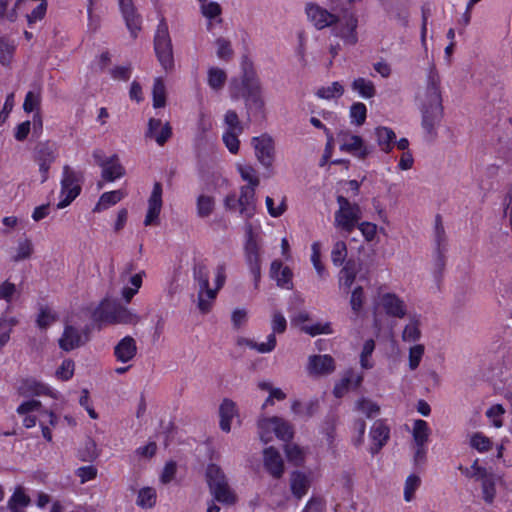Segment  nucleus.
Instances as JSON below:
<instances>
[{
    "label": "nucleus",
    "instance_id": "864d4df0",
    "mask_svg": "<svg viewBox=\"0 0 512 512\" xmlns=\"http://www.w3.org/2000/svg\"><path fill=\"white\" fill-rule=\"evenodd\" d=\"M240 134H242V133L241 132L225 131V133L222 136L225 146L232 154H236L239 151L240 141L238 139V136Z\"/></svg>",
    "mask_w": 512,
    "mask_h": 512
},
{
    "label": "nucleus",
    "instance_id": "e433bc0d",
    "mask_svg": "<svg viewBox=\"0 0 512 512\" xmlns=\"http://www.w3.org/2000/svg\"><path fill=\"white\" fill-rule=\"evenodd\" d=\"M153 106L161 108L166 105V88L161 78H156L152 90Z\"/></svg>",
    "mask_w": 512,
    "mask_h": 512
},
{
    "label": "nucleus",
    "instance_id": "0e129e2a",
    "mask_svg": "<svg viewBox=\"0 0 512 512\" xmlns=\"http://www.w3.org/2000/svg\"><path fill=\"white\" fill-rule=\"evenodd\" d=\"M420 485V478L416 475H410L406 479L405 489H404V498L406 501H411L414 495V492Z\"/></svg>",
    "mask_w": 512,
    "mask_h": 512
},
{
    "label": "nucleus",
    "instance_id": "cd10ccee",
    "mask_svg": "<svg viewBox=\"0 0 512 512\" xmlns=\"http://www.w3.org/2000/svg\"><path fill=\"white\" fill-rule=\"evenodd\" d=\"M235 412V403L230 399H224L219 408L220 427L223 431H230Z\"/></svg>",
    "mask_w": 512,
    "mask_h": 512
},
{
    "label": "nucleus",
    "instance_id": "bf43d9fd",
    "mask_svg": "<svg viewBox=\"0 0 512 512\" xmlns=\"http://www.w3.org/2000/svg\"><path fill=\"white\" fill-rule=\"evenodd\" d=\"M424 346L422 344L414 345L409 350V368L415 370L423 357Z\"/></svg>",
    "mask_w": 512,
    "mask_h": 512
},
{
    "label": "nucleus",
    "instance_id": "4d7b16f0",
    "mask_svg": "<svg viewBox=\"0 0 512 512\" xmlns=\"http://www.w3.org/2000/svg\"><path fill=\"white\" fill-rule=\"evenodd\" d=\"M482 484V492L483 498L486 502L491 503L495 497L496 489H495V477L491 475L488 478H485L481 481Z\"/></svg>",
    "mask_w": 512,
    "mask_h": 512
},
{
    "label": "nucleus",
    "instance_id": "4be33fe9",
    "mask_svg": "<svg viewBox=\"0 0 512 512\" xmlns=\"http://www.w3.org/2000/svg\"><path fill=\"white\" fill-rule=\"evenodd\" d=\"M310 487V481L308 477L300 472L293 471L290 476V489L292 494L299 500L301 499L308 491Z\"/></svg>",
    "mask_w": 512,
    "mask_h": 512
},
{
    "label": "nucleus",
    "instance_id": "052dcab7",
    "mask_svg": "<svg viewBox=\"0 0 512 512\" xmlns=\"http://www.w3.org/2000/svg\"><path fill=\"white\" fill-rule=\"evenodd\" d=\"M98 457L97 445L94 440L87 439L85 448L80 451V458L82 461H93Z\"/></svg>",
    "mask_w": 512,
    "mask_h": 512
},
{
    "label": "nucleus",
    "instance_id": "79ce46f5",
    "mask_svg": "<svg viewBox=\"0 0 512 512\" xmlns=\"http://www.w3.org/2000/svg\"><path fill=\"white\" fill-rule=\"evenodd\" d=\"M246 243L244 247L245 254H259V246L255 239L252 224L247 222L245 225Z\"/></svg>",
    "mask_w": 512,
    "mask_h": 512
},
{
    "label": "nucleus",
    "instance_id": "c9c22d12",
    "mask_svg": "<svg viewBox=\"0 0 512 512\" xmlns=\"http://www.w3.org/2000/svg\"><path fill=\"white\" fill-rule=\"evenodd\" d=\"M243 343L251 349L258 351L259 353H269L274 350L277 341L274 334H269L266 342L257 343L250 339H243Z\"/></svg>",
    "mask_w": 512,
    "mask_h": 512
},
{
    "label": "nucleus",
    "instance_id": "a18cd8bd",
    "mask_svg": "<svg viewBox=\"0 0 512 512\" xmlns=\"http://www.w3.org/2000/svg\"><path fill=\"white\" fill-rule=\"evenodd\" d=\"M366 115L367 109L363 103L357 102L351 106L350 117L352 119V123H355L357 126L363 125L366 120Z\"/></svg>",
    "mask_w": 512,
    "mask_h": 512
},
{
    "label": "nucleus",
    "instance_id": "1a4fd4ad",
    "mask_svg": "<svg viewBox=\"0 0 512 512\" xmlns=\"http://www.w3.org/2000/svg\"><path fill=\"white\" fill-rule=\"evenodd\" d=\"M80 176L70 166L63 167V178L61 180V193L65 197L57 204L58 209L67 207L81 192L79 184Z\"/></svg>",
    "mask_w": 512,
    "mask_h": 512
},
{
    "label": "nucleus",
    "instance_id": "b1692460",
    "mask_svg": "<svg viewBox=\"0 0 512 512\" xmlns=\"http://www.w3.org/2000/svg\"><path fill=\"white\" fill-rule=\"evenodd\" d=\"M18 391L23 396H39L47 395L49 388L34 378H26L21 381Z\"/></svg>",
    "mask_w": 512,
    "mask_h": 512
},
{
    "label": "nucleus",
    "instance_id": "6ab92c4d",
    "mask_svg": "<svg viewBox=\"0 0 512 512\" xmlns=\"http://www.w3.org/2000/svg\"><path fill=\"white\" fill-rule=\"evenodd\" d=\"M137 353L136 342L133 337L126 336L119 341L114 348V355L118 361L128 362L135 357Z\"/></svg>",
    "mask_w": 512,
    "mask_h": 512
},
{
    "label": "nucleus",
    "instance_id": "6e6d98bb",
    "mask_svg": "<svg viewBox=\"0 0 512 512\" xmlns=\"http://www.w3.org/2000/svg\"><path fill=\"white\" fill-rule=\"evenodd\" d=\"M33 252V244L29 239L20 241L17 247V254L13 257V261L18 262L28 259Z\"/></svg>",
    "mask_w": 512,
    "mask_h": 512
},
{
    "label": "nucleus",
    "instance_id": "f8f14e48",
    "mask_svg": "<svg viewBox=\"0 0 512 512\" xmlns=\"http://www.w3.org/2000/svg\"><path fill=\"white\" fill-rule=\"evenodd\" d=\"M162 208V185L155 182L151 195L148 199V210L144 220L145 226L157 225L159 223V215Z\"/></svg>",
    "mask_w": 512,
    "mask_h": 512
},
{
    "label": "nucleus",
    "instance_id": "680f3d73",
    "mask_svg": "<svg viewBox=\"0 0 512 512\" xmlns=\"http://www.w3.org/2000/svg\"><path fill=\"white\" fill-rule=\"evenodd\" d=\"M14 45L9 43L6 39L0 38V63L3 65H7L10 63L13 52Z\"/></svg>",
    "mask_w": 512,
    "mask_h": 512
},
{
    "label": "nucleus",
    "instance_id": "5701e85b",
    "mask_svg": "<svg viewBox=\"0 0 512 512\" xmlns=\"http://www.w3.org/2000/svg\"><path fill=\"white\" fill-rule=\"evenodd\" d=\"M358 271L359 267L357 263L352 259L346 261L345 265L340 270L339 285L341 288H344L346 292H348V290L353 285Z\"/></svg>",
    "mask_w": 512,
    "mask_h": 512
},
{
    "label": "nucleus",
    "instance_id": "f257e3e1",
    "mask_svg": "<svg viewBox=\"0 0 512 512\" xmlns=\"http://www.w3.org/2000/svg\"><path fill=\"white\" fill-rule=\"evenodd\" d=\"M422 128L426 137L433 141L437 137V126L443 118V105L440 90V76L435 66H431L427 78V86L421 105Z\"/></svg>",
    "mask_w": 512,
    "mask_h": 512
},
{
    "label": "nucleus",
    "instance_id": "4468645a",
    "mask_svg": "<svg viewBox=\"0 0 512 512\" xmlns=\"http://www.w3.org/2000/svg\"><path fill=\"white\" fill-rule=\"evenodd\" d=\"M171 136L172 127L168 122L162 125L160 119H149L148 128L145 133L146 138L154 139L159 146H163L171 138Z\"/></svg>",
    "mask_w": 512,
    "mask_h": 512
},
{
    "label": "nucleus",
    "instance_id": "3c124183",
    "mask_svg": "<svg viewBox=\"0 0 512 512\" xmlns=\"http://www.w3.org/2000/svg\"><path fill=\"white\" fill-rule=\"evenodd\" d=\"M216 45L217 56L224 61H229L233 56V50L231 48L230 41L223 37H220L216 40Z\"/></svg>",
    "mask_w": 512,
    "mask_h": 512
},
{
    "label": "nucleus",
    "instance_id": "5fc2aeb1",
    "mask_svg": "<svg viewBox=\"0 0 512 512\" xmlns=\"http://www.w3.org/2000/svg\"><path fill=\"white\" fill-rule=\"evenodd\" d=\"M375 349V342L373 339H368L365 341L363 345V349L360 355V364L364 369L372 368V363L369 362L368 357H370Z\"/></svg>",
    "mask_w": 512,
    "mask_h": 512
},
{
    "label": "nucleus",
    "instance_id": "c03bdc74",
    "mask_svg": "<svg viewBox=\"0 0 512 512\" xmlns=\"http://www.w3.org/2000/svg\"><path fill=\"white\" fill-rule=\"evenodd\" d=\"M343 92V86L339 82H333L331 86L319 88L316 95L322 99H331L335 96L340 97Z\"/></svg>",
    "mask_w": 512,
    "mask_h": 512
},
{
    "label": "nucleus",
    "instance_id": "13d9d810",
    "mask_svg": "<svg viewBox=\"0 0 512 512\" xmlns=\"http://www.w3.org/2000/svg\"><path fill=\"white\" fill-rule=\"evenodd\" d=\"M285 453L288 460L294 462L295 465H301L304 461L303 451L295 444H286Z\"/></svg>",
    "mask_w": 512,
    "mask_h": 512
},
{
    "label": "nucleus",
    "instance_id": "72a5a7b5",
    "mask_svg": "<svg viewBox=\"0 0 512 512\" xmlns=\"http://www.w3.org/2000/svg\"><path fill=\"white\" fill-rule=\"evenodd\" d=\"M227 75L224 70L211 67L208 70V85L214 90H220L225 85Z\"/></svg>",
    "mask_w": 512,
    "mask_h": 512
},
{
    "label": "nucleus",
    "instance_id": "8fccbe9b",
    "mask_svg": "<svg viewBox=\"0 0 512 512\" xmlns=\"http://www.w3.org/2000/svg\"><path fill=\"white\" fill-rule=\"evenodd\" d=\"M470 445L479 452H486L491 449L492 442L482 433H475L471 437Z\"/></svg>",
    "mask_w": 512,
    "mask_h": 512
},
{
    "label": "nucleus",
    "instance_id": "a211bd4d",
    "mask_svg": "<svg viewBox=\"0 0 512 512\" xmlns=\"http://www.w3.org/2000/svg\"><path fill=\"white\" fill-rule=\"evenodd\" d=\"M238 206L243 217L246 219L253 217L256 210L255 189L253 187H241Z\"/></svg>",
    "mask_w": 512,
    "mask_h": 512
},
{
    "label": "nucleus",
    "instance_id": "a19ab883",
    "mask_svg": "<svg viewBox=\"0 0 512 512\" xmlns=\"http://www.w3.org/2000/svg\"><path fill=\"white\" fill-rule=\"evenodd\" d=\"M214 199L211 196L200 195L197 199V214L201 218L208 217L214 210Z\"/></svg>",
    "mask_w": 512,
    "mask_h": 512
},
{
    "label": "nucleus",
    "instance_id": "39448f33",
    "mask_svg": "<svg viewBox=\"0 0 512 512\" xmlns=\"http://www.w3.org/2000/svg\"><path fill=\"white\" fill-rule=\"evenodd\" d=\"M154 49L161 66L166 71L171 70L174 67L172 42L164 17H161L155 33Z\"/></svg>",
    "mask_w": 512,
    "mask_h": 512
},
{
    "label": "nucleus",
    "instance_id": "37998d69",
    "mask_svg": "<svg viewBox=\"0 0 512 512\" xmlns=\"http://www.w3.org/2000/svg\"><path fill=\"white\" fill-rule=\"evenodd\" d=\"M356 408L368 418H372L380 412V407L375 402L366 398L358 400Z\"/></svg>",
    "mask_w": 512,
    "mask_h": 512
},
{
    "label": "nucleus",
    "instance_id": "7ed1b4c3",
    "mask_svg": "<svg viewBox=\"0 0 512 512\" xmlns=\"http://www.w3.org/2000/svg\"><path fill=\"white\" fill-rule=\"evenodd\" d=\"M206 479L210 493L214 496L215 500L227 505H232L236 502L237 497L230 488L224 472L218 465H208Z\"/></svg>",
    "mask_w": 512,
    "mask_h": 512
},
{
    "label": "nucleus",
    "instance_id": "bb28decb",
    "mask_svg": "<svg viewBox=\"0 0 512 512\" xmlns=\"http://www.w3.org/2000/svg\"><path fill=\"white\" fill-rule=\"evenodd\" d=\"M383 307L387 314L394 317L403 318L406 314L404 302L394 294L383 297Z\"/></svg>",
    "mask_w": 512,
    "mask_h": 512
},
{
    "label": "nucleus",
    "instance_id": "774afa93",
    "mask_svg": "<svg viewBox=\"0 0 512 512\" xmlns=\"http://www.w3.org/2000/svg\"><path fill=\"white\" fill-rule=\"evenodd\" d=\"M364 292L361 286H357L351 294L350 305L355 313H358L363 305Z\"/></svg>",
    "mask_w": 512,
    "mask_h": 512
},
{
    "label": "nucleus",
    "instance_id": "f704fd0d",
    "mask_svg": "<svg viewBox=\"0 0 512 512\" xmlns=\"http://www.w3.org/2000/svg\"><path fill=\"white\" fill-rule=\"evenodd\" d=\"M243 343L251 349L258 351L259 353H269L274 350L277 341L274 334H269L266 342L257 343L250 339H243Z\"/></svg>",
    "mask_w": 512,
    "mask_h": 512
},
{
    "label": "nucleus",
    "instance_id": "7c9ffc66",
    "mask_svg": "<svg viewBox=\"0 0 512 512\" xmlns=\"http://www.w3.org/2000/svg\"><path fill=\"white\" fill-rule=\"evenodd\" d=\"M124 197V193L121 190H114L105 192L101 195L98 203L94 207V212H100L108 207L117 204Z\"/></svg>",
    "mask_w": 512,
    "mask_h": 512
},
{
    "label": "nucleus",
    "instance_id": "423d86ee",
    "mask_svg": "<svg viewBox=\"0 0 512 512\" xmlns=\"http://www.w3.org/2000/svg\"><path fill=\"white\" fill-rule=\"evenodd\" d=\"M259 436L265 444L271 440V432L283 440L290 441L293 438V426L283 418L273 416L270 418H263L258 421Z\"/></svg>",
    "mask_w": 512,
    "mask_h": 512
},
{
    "label": "nucleus",
    "instance_id": "338daca9",
    "mask_svg": "<svg viewBox=\"0 0 512 512\" xmlns=\"http://www.w3.org/2000/svg\"><path fill=\"white\" fill-rule=\"evenodd\" d=\"M201 12L206 18L213 19L221 15L222 8L217 2L211 1L201 5Z\"/></svg>",
    "mask_w": 512,
    "mask_h": 512
},
{
    "label": "nucleus",
    "instance_id": "69168bd1",
    "mask_svg": "<svg viewBox=\"0 0 512 512\" xmlns=\"http://www.w3.org/2000/svg\"><path fill=\"white\" fill-rule=\"evenodd\" d=\"M420 336H421V332L418 327L417 321L407 324L402 333V339L404 341H408V342L416 341L420 338Z\"/></svg>",
    "mask_w": 512,
    "mask_h": 512
},
{
    "label": "nucleus",
    "instance_id": "c85d7f7f",
    "mask_svg": "<svg viewBox=\"0 0 512 512\" xmlns=\"http://www.w3.org/2000/svg\"><path fill=\"white\" fill-rule=\"evenodd\" d=\"M376 141L383 152H390L393 148L392 143L394 142L396 135L391 128L388 127H377L375 129Z\"/></svg>",
    "mask_w": 512,
    "mask_h": 512
},
{
    "label": "nucleus",
    "instance_id": "2eb2a0df",
    "mask_svg": "<svg viewBox=\"0 0 512 512\" xmlns=\"http://www.w3.org/2000/svg\"><path fill=\"white\" fill-rule=\"evenodd\" d=\"M263 464L266 471L274 478L279 479L284 474V463L280 453L274 447L263 450Z\"/></svg>",
    "mask_w": 512,
    "mask_h": 512
},
{
    "label": "nucleus",
    "instance_id": "f03ea898",
    "mask_svg": "<svg viewBox=\"0 0 512 512\" xmlns=\"http://www.w3.org/2000/svg\"><path fill=\"white\" fill-rule=\"evenodd\" d=\"M241 85L243 90L242 92L238 80L233 79L231 81V98L234 100H238L240 97L244 98L248 114L250 112H263L265 102L262 97V88L260 81L255 77L254 72L245 70Z\"/></svg>",
    "mask_w": 512,
    "mask_h": 512
},
{
    "label": "nucleus",
    "instance_id": "aec40b11",
    "mask_svg": "<svg viewBox=\"0 0 512 512\" xmlns=\"http://www.w3.org/2000/svg\"><path fill=\"white\" fill-rule=\"evenodd\" d=\"M358 20L354 15H349L345 23L335 28V35L342 38L347 44H356L358 38L356 33Z\"/></svg>",
    "mask_w": 512,
    "mask_h": 512
},
{
    "label": "nucleus",
    "instance_id": "f3484780",
    "mask_svg": "<svg viewBox=\"0 0 512 512\" xmlns=\"http://www.w3.org/2000/svg\"><path fill=\"white\" fill-rule=\"evenodd\" d=\"M335 361L330 355H312L308 359L310 375H328L335 371Z\"/></svg>",
    "mask_w": 512,
    "mask_h": 512
},
{
    "label": "nucleus",
    "instance_id": "c756f323",
    "mask_svg": "<svg viewBox=\"0 0 512 512\" xmlns=\"http://www.w3.org/2000/svg\"><path fill=\"white\" fill-rule=\"evenodd\" d=\"M219 289H211L207 284L206 289L199 287L198 291V308L202 313H208L211 309L212 302L216 299L217 292Z\"/></svg>",
    "mask_w": 512,
    "mask_h": 512
},
{
    "label": "nucleus",
    "instance_id": "603ef678",
    "mask_svg": "<svg viewBox=\"0 0 512 512\" xmlns=\"http://www.w3.org/2000/svg\"><path fill=\"white\" fill-rule=\"evenodd\" d=\"M40 103H41L40 92L29 91L26 94V97H25V100L23 103V109L27 113L33 112L35 110L38 111Z\"/></svg>",
    "mask_w": 512,
    "mask_h": 512
},
{
    "label": "nucleus",
    "instance_id": "9b49d317",
    "mask_svg": "<svg viewBox=\"0 0 512 512\" xmlns=\"http://www.w3.org/2000/svg\"><path fill=\"white\" fill-rule=\"evenodd\" d=\"M338 139L341 142V151L352 153L361 160H364L372 151V148L366 146L360 136L342 132L338 135Z\"/></svg>",
    "mask_w": 512,
    "mask_h": 512
},
{
    "label": "nucleus",
    "instance_id": "58836bf2",
    "mask_svg": "<svg viewBox=\"0 0 512 512\" xmlns=\"http://www.w3.org/2000/svg\"><path fill=\"white\" fill-rule=\"evenodd\" d=\"M30 503V498L24 493L21 487H18L8 502V507L13 512H19V508L26 507Z\"/></svg>",
    "mask_w": 512,
    "mask_h": 512
},
{
    "label": "nucleus",
    "instance_id": "e2e57ef3",
    "mask_svg": "<svg viewBox=\"0 0 512 512\" xmlns=\"http://www.w3.org/2000/svg\"><path fill=\"white\" fill-rule=\"evenodd\" d=\"M74 361L71 359L64 360L56 371V376L61 380L67 381L74 374Z\"/></svg>",
    "mask_w": 512,
    "mask_h": 512
},
{
    "label": "nucleus",
    "instance_id": "0eeeda50",
    "mask_svg": "<svg viewBox=\"0 0 512 512\" xmlns=\"http://www.w3.org/2000/svg\"><path fill=\"white\" fill-rule=\"evenodd\" d=\"M339 210L335 213V224L350 233L362 217L361 209L358 204L351 203L344 196L337 197Z\"/></svg>",
    "mask_w": 512,
    "mask_h": 512
},
{
    "label": "nucleus",
    "instance_id": "49530a36",
    "mask_svg": "<svg viewBox=\"0 0 512 512\" xmlns=\"http://www.w3.org/2000/svg\"><path fill=\"white\" fill-rule=\"evenodd\" d=\"M347 257V246L344 241H337L331 252V259L335 266H340L344 263Z\"/></svg>",
    "mask_w": 512,
    "mask_h": 512
},
{
    "label": "nucleus",
    "instance_id": "a878e982",
    "mask_svg": "<svg viewBox=\"0 0 512 512\" xmlns=\"http://www.w3.org/2000/svg\"><path fill=\"white\" fill-rule=\"evenodd\" d=\"M362 381L363 376L355 375L353 371H348L341 381L335 385L333 393L336 397L340 398L348 392L351 385H353L354 388H357L360 386Z\"/></svg>",
    "mask_w": 512,
    "mask_h": 512
},
{
    "label": "nucleus",
    "instance_id": "2f4dec72",
    "mask_svg": "<svg viewBox=\"0 0 512 512\" xmlns=\"http://www.w3.org/2000/svg\"><path fill=\"white\" fill-rule=\"evenodd\" d=\"M36 161L54 162L56 159L55 145L49 141L40 142L35 148Z\"/></svg>",
    "mask_w": 512,
    "mask_h": 512
},
{
    "label": "nucleus",
    "instance_id": "09e8293b",
    "mask_svg": "<svg viewBox=\"0 0 512 512\" xmlns=\"http://www.w3.org/2000/svg\"><path fill=\"white\" fill-rule=\"evenodd\" d=\"M193 276L199 283V287L202 289L207 288L209 284V273L207 267L203 263H195L193 267Z\"/></svg>",
    "mask_w": 512,
    "mask_h": 512
},
{
    "label": "nucleus",
    "instance_id": "6e6552de",
    "mask_svg": "<svg viewBox=\"0 0 512 512\" xmlns=\"http://www.w3.org/2000/svg\"><path fill=\"white\" fill-rule=\"evenodd\" d=\"M91 328L85 325L82 329H78L72 320L65 322L64 331L58 340L59 347L66 352L84 346L90 340Z\"/></svg>",
    "mask_w": 512,
    "mask_h": 512
},
{
    "label": "nucleus",
    "instance_id": "412c9836",
    "mask_svg": "<svg viewBox=\"0 0 512 512\" xmlns=\"http://www.w3.org/2000/svg\"><path fill=\"white\" fill-rule=\"evenodd\" d=\"M125 175V168L119 161V157L114 154L107 158L106 165L102 167V179L107 182H113Z\"/></svg>",
    "mask_w": 512,
    "mask_h": 512
},
{
    "label": "nucleus",
    "instance_id": "393cba45",
    "mask_svg": "<svg viewBox=\"0 0 512 512\" xmlns=\"http://www.w3.org/2000/svg\"><path fill=\"white\" fill-rule=\"evenodd\" d=\"M370 435L375 444V447L371 448V452L378 453L389 438V428L381 420H378L373 424Z\"/></svg>",
    "mask_w": 512,
    "mask_h": 512
},
{
    "label": "nucleus",
    "instance_id": "4c0bfd02",
    "mask_svg": "<svg viewBox=\"0 0 512 512\" xmlns=\"http://www.w3.org/2000/svg\"><path fill=\"white\" fill-rule=\"evenodd\" d=\"M156 491L154 488H142L137 497V505L142 508H152L156 503Z\"/></svg>",
    "mask_w": 512,
    "mask_h": 512
},
{
    "label": "nucleus",
    "instance_id": "de8ad7c7",
    "mask_svg": "<svg viewBox=\"0 0 512 512\" xmlns=\"http://www.w3.org/2000/svg\"><path fill=\"white\" fill-rule=\"evenodd\" d=\"M224 123L227 126L226 131L243 133L244 127L239 120L238 114L234 110H228L224 115Z\"/></svg>",
    "mask_w": 512,
    "mask_h": 512
},
{
    "label": "nucleus",
    "instance_id": "ddd939ff",
    "mask_svg": "<svg viewBox=\"0 0 512 512\" xmlns=\"http://www.w3.org/2000/svg\"><path fill=\"white\" fill-rule=\"evenodd\" d=\"M306 13L317 29H324L338 21L336 15L328 12L317 4H308L306 7Z\"/></svg>",
    "mask_w": 512,
    "mask_h": 512
},
{
    "label": "nucleus",
    "instance_id": "473e14b6",
    "mask_svg": "<svg viewBox=\"0 0 512 512\" xmlns=\"http://www.w3.org/2000/svg\"><path fill=\"white\" fill-rule=\"evenodd\" d=\"M429 436V427L426 421L418 419L414 422L413 438L419 447H423Z\"/></svg>",
    "mask_w": 512,
    "mask_h": 512
},
{
    "label": "nucleus",
    "instance_id": "20e7f679",
    "mask_svg": "<svg viewBox=\"0 0 512 512\" xmlns=\"http://www.w3.org/2000/svg\"><path fill=\"white\" fill-rule=\"evenodd\" d=\"M95 322L133 324L138 321V317L127 308L119 304L102 302L92 313Z\"/></svg>",
    "mask_w": 512,
    "mask_h": 512
},
{
    "label": "nucleus",
    "instance_id": "9d476101",
    "mask_svg": "<svg viewBox=\"0 0 512 512\" xmlns=\"http://www.w3.org/2000/svg\"><path fill=\"white\" fill-rule=\"evenodd\" d=\"M252 145L258 161L267 169H270L275 159L274 141L268 134H262L252 138Z\"/></svg>",
    "mask_w": 512,
    "mask_h": 512
},
{
    "label": "nucleus",
    "instance_id": "dca6fc26",
    "mask_svg": "<svg viewBox=\"0 0 512 512\" xmlns=\"http://www.w3.org/2000/svg\"><path fill=\"white\" fill-rule=\"evenodd\" d=\"M120 10L125 19L126 26L131 35L137 37V32L141 29V17L137 13L132 0H119Z\"/></svg>",
    "mask_w": 512,
    "mask_h": 512
},
{
    "label": "nucleus",
    "instance_id": "ea45409f",
    "mask_svg": "<svg viewBox=\"0 0 512 512\" xmlns=\"http://www.w3.org/2000/svg\"><path fill=\"white\" fill-rule=\"evenodd\" d=\"M352 88L365 98H371L376 93L374 84L364 78L355 79L352 83Z\"/></svg>",
    "mask_w": 512,
    "mask_h": 512
}]
</instances>
